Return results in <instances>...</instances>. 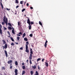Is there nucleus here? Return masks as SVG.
Segmentation results:
<instances>
[{
  "label": "nucleus",
  "mask_w": 75,
  "mask_h": 75,
  "mask_svg": "<svg viewBox=\"0 0 75 75\" xmlns=\"http://www.w3.org/2000/svg\"><path fill=\"white\" fill-rule=\"evenodd\" d=\"M38 69H40V67L39 66H38Z\"/></svg>",
  "instance_id": "nucleus-52"
},
{
  "label": "nucleus",
  "mask_w": 75,
  "mask_h": 75,
  "mask_svg": "<svg viewBox=\"0 0 75 75\" xmlns=\"http://www.w3.org/2000/svg\"><path fill=\"white\" fill-rule=\"evenodd\" d=\"M8 30H12V28L10 27H8Z\"/></svg>",
  "instance_id": "nucleus-27"
},
{
  "label": "nucleus",
  "mask_w": 75,
  "mask_h": 75,
  "mask_svg": "<svg viewBox=\"0 0 75 75\" xmlns=\"http://www.w3.org/2000/svg\"><path fill=\"white\" fill-rule=\"evenodd\" d=\"M11 62H12V60H10L8 62V64H11Z\"/></svg>",
  "instance_id": "nucleus-9"
},
{
  "label": "nucleus",
  "mask_w": 75,
  "mask_h": 75,
  "mask_svg": "<svg viewBox=\"0 0 75 75\" xmlns=\"http://www.w3.org/2000/svg\"><path fill=\"white\" fill-rule=\"evenodd\" d=\"M2 28V26L1 24H0V29H1V28Z\"/></svg>",
  "instance_id": "nucleus-38"
},
{
  "label": "nucleus",
  "mask_w": 75,
  "mask_h": 75,
  "mask_svg": "<svg viewBox=\"0 0 75 75\" xmlns=\"http://www.w3.org/2000/svg\"><path fill=\"white\" fill-rule=\"evenodd\" d=\"M3 43L4 44H6V41H5L4 40H3Z\"/></svg>",
  "instance_id": "nucleus-36"
},
{
  "label": "nucleus",
  "mask_w": 75,
  "mask_h": 75,
  "mask_svg": "<svg viewBox=\"0 0 75 75\" xmlns=\"http://www.w3.org/2000/svg\"><path fill=\"white\" fill-rule=\"evenodd\" d=\"M26 3V2L25 1L24 3V5H25Z\"/></svg>",
  "instance_id": "nucleus-62"
},
{
  "label": "nucleus",
  "mask_w": 75,
  "mask_h": 75,
  "mask_svg": "<svg viewBox=\"0 0 75 75\" xmlns=\"http://www.w3.org/2000/svg\"><path fill=\"white\" fill-rule=\"evenodd\" d=\"M8 25H9V26H10L11 27L12 25H11L10 24V23H8Z\"/></svg>",
  "instance_id": "nucleus-29"
},
{
  "label": "nucleus",
  "mask_w": 75,
  "mask_h": 75,
  "mask_svg": "<svg viewBox=\"0 0 75 75\" xmlns=\"http://www.w3.org/2000/svg\"><path fill=\"white\" fill-rule=\"evenodd\" d=\"M45 65H46V67H48V63H47V62H45Z\"/></svg>",
  "instance_id": "nucleus-5"
},
{
  "label": "nucleus",
  "mask_w": 75,
  "mask_h": 75,
  "mask_svg": "<svg viewBox=\"0 0 75 75\" xmlns=\"http://www.w3.org/2000/svg\"><path fill=\"white\" fill-rule=\"evenodd\" d=\"M25 74V71H23L22 75H24Z\"/></svg>",
  "instance_id": "nucleus-31"
},
{
  "label": "nucleus",
  "mask_w": 75,
  "mask_h": 75,
  "mask_svg": "<svg viewBox=\"0 0 75 75\" xmlns=\"http://www.w3.org/2000/svg\"><path fill=\"white\" fill-rule=\"evenodd\" d=\"M25 52H29V50H28V49H26Z\"/></svg>",
  "instance_id": "nucleus-25"
},
{
  "label": "nucleus",
  "mask_w": 75,
  "mask_h": 75,
  "mask_svg": "<svg viewBox=\"0 0 75 75\" xmlns=\"http://www.w3.org/2000/svg\"><path fill=\"white\" fill-rule=\"evenodd\" d=\"M28 5H29L28 3H27L26 4V6H27V7H28Z\"/></svg>",
  "instance_id": "nucleus-54"
},
{
  "label": "nucleus",
  "mask_w": 75,
  "mask_h": 75,
  "mask_svg": "<svg viewBox=\"0 0 75 75\" xmlns=\"http://www.w3.org/2000/svg\"><path fill=\"white\" fill-rule=\"evenodd\" d=\"M18 34H20V35H22V33L21 32H20L18 33Z\"/></svg>",
  "instance_id": "nucleus-43"
},
{
  "label": "nucleus",
  "mask_w": 75,
  "mask_h": 75,
  "mask_svg": "<svg viewBox=\"0 0 75 75\" xmlns=\"http://www.w3.org/2000/svg\"><path fill=\"white\" fill-rule=\"evenodd\" d=\"M44 59H43L42 60V62H44Z\"/></svg>",
  "instance_id": "nucleus-58"
},
{
  "label": "nucleus",
  "mask_w": 75,
  "mask_h": 75,
  "mask_svg": "<svg viewBox=\"0 0 75 75\" xmlns=\"http://www.w3.org/2000/svg\"><path fill=\"white\" fill-rule=\"evenodd\" d=\"M26 45H28V44H29L28 42H26Z\"/></svg>",
  "instance_id": "nucleus-35"
},
{
  "label": "nucleus",
  "mask_w": 75,
  "mask_h": 75,
  "mask_svg": "<svg viewBox=\"0 0 75 75\" xmlns=\"http://www.w3.org/2000/svg\"><path fill=\"white\" fill-rule=\"evenodd\" d=\"M10 69H12L13 68V66H10Z\"/></svg>",
  "instance_id": "nucleus-45"
},
{
  "label": "nucleus",
  "mask_w": 75,
  "mask_h": 75,
  "mask_svg": "<svg viewBox=\"0 0 75 75\" xmlns=\"http://www.w3.org/2000/svg\"><path fill=\"white\" fill-rule=\"evenodd\" d=\"M26 50L28 49V45H25Z\"/></svg>",
  "instance_id": "nucleus-16"
},
{
  "label": "nucleus",
  "mask_w": 75,
  "mask_h": 75,
  "mask_svg": "<svg viewBox=\"0 0 75 75\" xmlns=\"http://www.w3.org/2000/svg\"><path fill=\"white\" fill-rule=\"evenodd\" d=\"M2 70L4 69V70H5V68H4V67H2Z\"/></svg>",
  "instance_id": "nucleus-33"
},
{
  "label": "nucleus",
  "mask_w": 75,
  "mask_h": 75,
  "mask_svg": "<svg viewBox=\"0 0 75 75\" xmlns=\"http://www.w3.org/2000/svg\"><path fill=\"white\" fill-rule=\"evenodd\" d=\"M23 1H21L20 4H22L23 3Z\"/></svg>",
  "instance_id": "nucleus-37"
},
{
  "label": "nucleus",
  "mask_w": 75,
  "mask_h": 75,
  "mask_svg": "<svg viewBox=\"0 0 75 75\" xmlns=\"http://www.w3.org/2000/svg\"><path fill=\"white\" fill-rule=\"evenodd\" d=\"M22 65H24V63H23Z\"/></svg>",
  "instance_id": "nucleus-63"
},
{
  "label": "nucleus",
  "mask_w": 75,
  "mask_h": 75,
  "mask_svg": "<svg viewBox=\"0 0 75 75\" xmlns=\"http://www.w3.org/2000/svg\"><path fill=\"white\" fill-rule=\"evenodd\" d=\"M0 5H1V6H3V4H2V3H1V1L0 2Z\"/></svg>",
  "instance_id": "nucleus-50"
},
{
  "label": "nucleus",
  "mask_w": 75,
  "mask_h": 75,
  "mask_svg": "<svg viewBox=\"0 0 75 75\" xmlns=\"http://www.w3.org/2000/svg\"><path fill=\"white\" fill-rule=\"evenodd\" d=\"M7 30V28L5 27H4V30Z\"/></svg>",
  "instance_id": "nucleus-49"
},
{
  "label": "nucleus",
  "mask_w": 75,
  "mask_h": 75,
  "mask_svg": "<svg viewBox=\"0 0 75 75\" xmlns=\"http://www.w3.org/2000/svg\"><path fill=\"white\" fill-rule=\"evenodd\" d=\"M30 8L31 9H33V7H30Z\"/></svg>",
  "instance_id": "nucleus-57"
},
{
  "label": "nucleus",
  "mask_w": 75,
  "mask_h": 75,
  "mask_svg": "<svg viewBox=\"0 0 75 75\" xmlns=\"http://www.w3.org/2000/svg\"><path fill=\"white\" fill-rule=\"evenodd\" d=\"M17 41H19V40H20V37H17Z\"/></svg>",
  "instance_id": "nucleus-23"
},
{
  "label": "nucleus",
  "mask_w": 75,
  "mask_h": 75,
  "mask_svg": "<svg viewBox=\"0 0 75 75\" xmlns=\"http://www.w3.org/2000/svg\"><path fill=\"white\" fill-rule=\"evenodd\" d=\"M29 58L30 60H31V59H32V55L31 54H30V56L29 57Z\"/></svg>",
  "instance_id": "nucleus-8"
},
{
  "label": "nucleus",
  "mask_w": 75,
  "mask_h": 75,
  "mask_svg": "<svg viewBox=\"0 0 75 75\" xmlns=\"http://www.w3.org/2000/svg\"><path fill=\"white\" fill-rule=\"evenodd\" d=\"M25 10V8L23 9L22 10V12H23V11H24Z\"/></svg>",
  "instance_id": "nucleus-30"
},
{
  "label": "nucleus",
  "mask_w": 75,
  "mask_h": 75,
  "mask_svg": "<svg viewBox=\"0 0 75 75\" xmlns=\"http://www.w3.org/2000/svg\"><path fill=\"white\" fill-rule=\"evenodd\" d=\"M29 62L30 64H32V62H31V60H30Z\"/></svg>",
  "instance_id": "nucleus-32"
},
{
  "label": "nucleus",
  "mask_w": 75,
  "mask_h": 75,
  "mask_svg": "<svg viewBox=\"0 0 75 75\" xmlns=\"http://www.w3.org/2000/svg\"><path fill=\"white\" fill-rule=\"evenodd\" d=\"M30 74L31 75H32L33 74V71H31Z\"/></svg>",
  "instance_id": "nucleus-24"
},
{
  "label": "nucleus",
  "mask_w": 75,
  "mask_h": 75,
  "mask_svg": "<svg viewBox=\"0 0 75 75\" xmlns=\"http://www.w3.org/2000/svg\"><path fill=\"white\" fill-rule=\"evenodd\" d=\"M16 44H18V43H17V42H16Z\"/></svg>",
  "instance_id": "nucleus-64"
},
{
  "label": "nucleus",
  "mask_w": 75,
  "mask_h": 75,
  "mask_svg": "<svg viewBox=\"0 0 75 75\" xmlns=\"http://www.w3.org/2000/svg\"><path fill=\"white\" fill-rule=\"evenodd\" d=\"M16 13H15V14H17V11H15Z\"/></svg>",
  "instance_id": "nucleus-59"
},
{
  "label": "nucleus",
  "mask_w": 75,
  "mask_h": 75,
  "mask_svg": "<svg viewBox=\"0 0 75 75\" xmlns=\"http://www.w3.org/2000/svg\"><path fill=\"white\" fill-rule=\"evenodd\" d=\"M35 75H38V72L37 71H36Z\"/></svg>",
  "instance_id": "nucleus-28"
},
{
  "label": "nucleus",
  "mask_w": 75,
  "mask_h": 75,
  "mask_svg": "<svg viewBox=\"0 0 75 75\" xmlns=\"http://www.w3.org/2000/svg\"><path fill=\"white\" fill-rule=\"evenodd\" d=\"M10 38L11 41H14V39H13V38H12V37H11Z\"/></svg>",
  "instance_id": "nucleus-15"
},
{
  "label": "nucleus",
  "mask_w": 75,
  "mask_h": 75,
  "mask_svg": "<svg viewBox=\"0 0 75 75\" xmlns=\"http://www.w3.org/2000/svg\"><path fill=\"white\" fill-rule=\"evenodd\" d=\"M14 72L15 73V75H17L18 74V73H17L18 72V70H17V69H15Z\"/></svg>",
  "instance_id": "nucleus-2"
},
{
  "label": "nucleus",
  "mask_w": 75,
  "mask_h": 75,
  "mask_svg": "<svg viewBox=\"0 0 75 75\" xmlns=\"http://www.w3.org/2000/svg\"><path fill=\"white\" fill-rule=\"evenodd\" d=\"M29 36H30V37H32L33 36V34H31Z\"/></svg>",
  "instance_id": "nucleus-41"
},
{
  "label": "nucleus",
  "mask_w": 75,
  "mask_h": 75,
  "mask_svg": "<svg viewBox=\"0 0 75 75\" xmlns=\"http://www.w3.org/2000/svg\"><path fill=\"white\" fill-rule=\"evenodd\" d=\"M7 33H8V35H10V32H8V31L7 32Z\"/></svg>",
  "instance_id": "nucleus-44"
},
{
  "label": "nucleus",
  "mask_w": 75,
  "mask_h": 75,
  "mask_svg": "<svg viewBox=\"0 0 75 75\" xmlns=\"http://www.w3.org/2000/svg\"><path fill=\"white\" fill-rule=\"evenodd\" d=\"M5 24H6V25L7 26V24H8V22H5Z\"/></svg>",
  "instance_id": "nucleus-46"
},
{
  "label": "nucleus",
  "mask_w": 75,
  "mask_h": 75,
  "mask_svg": "<svg viewBox=\"0 0 75 75\" xmlns=\"http://www.w3.org/2000/svg\"><path fill=\"white\" fill-rule=\"evenodd\" d=\"M30 24H34V22H32V21H31V22H30Z\"/></svg>",
  "instance_id": "nucleus-39"
},
{
  "label": "nucleus",
  "mask_w": 75,
  "mask_h": 75,
  "mask_svg": "<svg viewBox=\"0 0 75 75\" xmlns=\"http://www.w3.org/2000/svg\"><path fill=\"white\" fill-rule=\"evenodd\" d=\"M22 68L23 69H25V67L24 66H23L22 67Z\"/></svg>",
  "instance_id": "nucleus-21"
},
{
  "label": "nucleus",
  "mask_w": 75,
  "mask_h": 75,
  "mask_svg": "<svg viewBox=\"0 0 75 75\" xmlns=\"http://www.w3.org/2000/svg\"><path fill=\"white\" fill-rule=\"evenodd\" d=\"M11 45H14V44L13 43H12L11 44Z\"/></svg>",
  "instance_id": "nucleus-40"
},
{
  "label": "nucleus",
  "mask_w": 75,
  "mask_h": 75,
  "mask_svg": "<svg viewBox=\"0 0 75 75\" xmlns=\"http://www.w3.org/2000/svg\"><path fill=\"white\" fill-rule=\"evenodd\" d=\"M2 24L3 25H4V22H2Z\"/></svg>",
  "instance_id": "nucleus-48"
},
{
  "label": "nucleus",
  "mask_w": 75,
  "mask_h": 75,
  "mask_svg": "<svg viewBox=\"0 0 75 75\" xmlns=\"http://www.w3.org/2000/svg\"><path fill=\"white\" fill-rule=\"evenodd\" d=\"M40 60H41V59L40 58H38L37 59V62H38L39 61H40Z\"/></svg>",
  "instance_id": "nucleus-20"
},
{
  "label": "nucleus",
  "mask_w": 75,
  "mask_h": 75,
  "mask_svg": "<svg viewBox=\"0 0 75 75\" xmlns=\"http://www.w3.org/2000/svg\"><path fill=\"white\" fill-rule=\"evenodd\" d=\"M4 47L5 49H6L7 48V44H5V45L4 46Z\"/></svg>",
  "instance_id": "nucleus-11"
},
{
  "label": "nucleus",
  "mask_w": 75,
  "mask_h": 75,
  "mask_svg": "<svg viewBox=\"0 0 75 75\" xmlns=\"http://www.w3.org/2000/svg\"><path fill=\"white\" fill-rule=\"evenodd\" d=\"M10 66H12V64H10Z\"/></svg>",
  "instance_id": "nucleus-60"
},
{
  "label": "nucleus",
  "mask_w": 75,
  "mask_h": 75,
  "mask_svg": "<svg viewBox=\"0 0 75 75\" xmlns=\"http://www.w3.org/2000/svg\"><path fill=\"white\" fill-rule=\"evenodd\" d=\"M17 36H19V37H20V36H21V35H18V34H17Z\"/></svg>",
  "instance_id": "nucleus-51"
},
{
  "label": "nucleus",
  "mask_w": 75,
  "mask_h": 75,
  "mask_svg": "<svg viewBox=\"0 0 75 75\" xmlns=\"http://www.w3.org/2000/svg\"><path fill=\"white\" fill-rule=\"evenodd\" d=\"M30 19L29 18H28L27 21V23L28 24H30Z\"/></svg>",
  "instance_id": "nucleus-3"
},
{
  "label": "nucleus",
  "mask_w": 75,
  "mask_h": 75,
  "mask_svg": "<svg viewBox=\"0 0 75 75\" xmlns=\"http://www.w3.org/2000/svg\"><path fill=\"white\" fill-rule=\"evenodd\" d=\"M24 40H25V41H28L27 38H24Z\"/></svg>",
  "instance_id": "nucleus-19"
},
{
  "label": "nucleus",
  "mask_w": 75,
  "mask_h": 75,
  "mask_svg": "<svg viewBox=\"0 0 75 75\" xmlns=\"http://www.w3.org/2000/svg\"><path fill=\"white\" fill-rule=\"evenodd\" d=\"M30 54H31V55H33V50H32V49H31V48H30Z\"/></svg>",
  "instance_id": "nucleus-10"
},
{
  "label": "nucleus",
  "mask_w": 75,
  "mask_h": 75,
  "mask_svg": "<svg viewBox=\"0 0 75 75\" xmlns=\"http://www.w3.org/2000/svg\"><path fill=\"white\" fill-rule=\"evenodd\" d=\"M39 24H40V25H41L42 27V23H41V21H39Z\"/></svg>",
  "instance_id": "nucleus-13"
},
{
  "label": "nucleus",
  "mask_w": 75,
  "mask_h": 75,
  "mask_svg": "<svg viewBox=\"0 0 75 75\" xmlns=\"http://www.w3.org/2000/svg\"><path fill=\"white\" fill-rule=\"evenodd\" d=\"M18 7H19V6H16V8H17Z\"/></svg>",
  "instance_id": "nucleus-47"
},
{
  "label": "nucleus",
  "mask_w": 75,
  "mask_h": 75,
  "mask_svg": "<svg viewBox=\"0 0 75 75\" xmlns=\"http://www.w3.org/2000/svg\"><path fill=\"white\" fill-rule=\"evenodd\" d=\"M15 64L16 65H18V62H17V61L15 62Z\"/></svg>",
  "instance_id": "nucleus-22"
},
{
  "label": "nucleus",
  "mask_w": 75,
  "mask_h": 75,
  "mask_svg": "<svg viewBox=\"0 0 75 75\" xmlns=\"http://www.w3.org/2000/svg\"><path fill=\"white\" fill-rule=\"evenodd\" d=\"M47 42H48V41H47V40H46L45 43L47 44Z\"/></svg>",
  "instance_id": "nucleus-53"
},
{
  "label": "nucleus",
  "mask_w": 75,
  "mask_h": 75,
  "mask_svg": "<svg viewBox=\"0 0 75 75\" xmlns=\"http://www.w3.org/2000/svg\"><path fill=\"white\" fill-rule=\"evenodd\" d=\"M4 52L6 57H7V55H8V54H7V51L6 50H4Z\"/></svg>",
  "instance_id": "nucleus-6"
},
{
  "label": "nucleus",
  "mask_w": 75,
  "mask_h": 75,
  "mask_svg": "<svg viewBox=\"0 0 75 75\" xmlns=\"http://www.w3.org/2000/svg\"><path fill=\"white\" fill-rule=\"evenodd\" d=\"M26 62H28V60H27L26 61Z\"/></svg>",
  "instance_id": "nucleus-61"
},
{
  "label": "nucleus",
  "mask_w": 75,
  "mask_h": 75,
  "mask_svg": "<svg viewBox=\"0 0 75 75\" xmlns=\"http://www.w3.org/2000/svg\"><path fill=\"white\" fill-rule=\"evenodd\" d=\"M6 10H8V11H9V10H10V9H8V8H6Z\"/></svg>",
  "instance_id": "nucleus-42"
},
{
  "label": "nucleus",
  "mask_w": 75,
  "mask_h": 75,
  "mask_svg": "<svg viewBox=\"0 0 75 75\" xmlns=\"http://www.w3.org/2000/svg\"><path fill=\"white\" fill-rule=\"evenodd\" d=\"M25 36V33H24L23 34V38H24V37Z\"/></svg>",
  "instance_id": "nucleus-18"
},
{
  "label": "nucleus",
  "mask_w": 75,
  "mask_h": 75,
  "mask_svg": "<svg viewBox=\"0 0 75 75\" xmlns=\"http://www.w3.org/2000/svg\"><path fill=\"white\" fill-rule=\"evenodd\" d=\"M47 43H45V48H46V47H47Z\"/></svg>",
  "instance_id": "nucleus-34"
},
{
  "label": "nucleus",
  "mask_w": 75,
  "mask_h": 75,
  "mask_svg": "<svg viewBox=\"0 0 75 75\" xmlns=\"http://www.w3.org/2000/svg\"><path fill=\"white\" fill-rule=\"evenodd\" d=\"M2 30H1V29H0V34H2Z\"/></svg>",
  "instance_id": "nucleus-14"
},
{
  "label": "nucleus",
  "mask_w": 75,
  "mask_h": 75,
  "mask_svg": "<svg viewBox=\"0 0 75 75\" xmlns=\"http://www.w3.org/2000/svg\"><path fill=\"white\" fill-rule=\"evenodd\" d=\"M21 23H20L19 22H18V27H20L21 26Z\"/></svg>",
  "instance_id": "nucleus-4"
},
{
  "label": "nucleus",
  "mask_w": 75,
  "mask_h": 75,
  "mask_svg": "<svg viewBox=\"0 0 75 75\" xmlns=\"http://www.w3.org/2000/svg\"><path fill=\"white\" fill-rule=\"evenodd\" d=\"M20 49L22 50H23V47H21Z\"/></svg>",
  "instance_id": "nucleus-56"
},
{
  "label": "nucleus",
  "mask_w": 75,
  "mask_h": 75,
  "mask_svg": "<svg viewBox=\"0 0 75 75\" xmlns=\"http://www.w3.org/2000/svg\"><path fill=\"white\" fill-rule=\"evenodd\" d=\"M1 6V7H2V9L3 10V5H2V6Z\"/></svg>",
  "instance_id": "nucleus-55"
},
{
  "label": "nucleus",
  "mask_w": 75,
  "mask_h": 75,
  "mask_svg": "<svg viewBox=\"0 0 75 75\" xmlns=\"http://www.w3.org/2000/svg\"><path fill=\"white\" fill-rule=\"evenodd\" d=\"M12 32L13 34H15V33H14V28H13V30L12 31Z\"/></svg>",
  "instance_id": "nucleus-12"
},
{
  "label": "nucleus",
  "mask_w": 75,
  "mask_h": 75,
  "mask_svg": "<svg viewBox=\"0 0 75 75\" xmlns=\"http://www.w3.org/2000/svg\"><path fill=\"white\" fill-rule=\"evenodd\" d=\"M16 3H17V4H18V0H16Z\"/></svg>",
  "instance_id": "nucleus-26"
},
{
  "label": "nucleus",
  "mask_w": 75,
  "mask_h": 75,
  "mask_svg": "<svg viewBox=\"0 0 75 75\" xmlns=\"http://www.w3.org/2000/svg\"><path fill=\"white\" fill-rule=\"evenodd\" d=\"M3 21L4 23H7L8 22V19H7L5 16H4V18Z\"/></svg>",
  "instance_id": "nucleus-1"
},
{
  "label": "nucleus",
  "mask_w": 75,
  "mask_h": 75,
  "mask_svg": "<svg viewBox=\"0 0 75 75\" xmlns=\"http://www.w3.org/2000/svg\"><path fill=\"white\" fill-rule=\"evenodd\" d=\"M32 67L33 68H34V69H35V68H36V66H35V65L34 66H33Z\"/></svg>",
  "instance_id": "nucleus-17"
},
{
  "label": "nucleus",
  "mask_w": 75,
  "mask_h": 75,
  "mask_svg": "<svg viewBox=\"0 0 75 75\" xmlns=\"http://www.w3.org/2000/svg\"><path fill=\"white\" fill-rule=\"evenodd\" d=\"M28 27H29V30H30L31 28V25L30 24H29V26Z\"/></svg>",
  "instance_id": "nucleus-7"
}]
</instances>
